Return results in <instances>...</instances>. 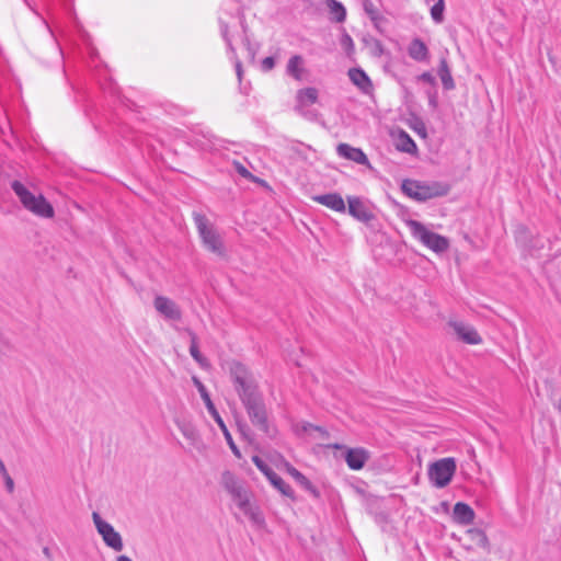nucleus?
Listing matches in <instances>:
<instances>
[{
	"mask_svg": "<svg viewBox=\"0 0 561 561\" xmlns=\"http://www.w3.org/2000/svg\"><path fill=\"white\" fill-rule=\"evenodd\" d=\"M229 376L242 404L263 396L252 371L242 363H230Z\"/></svg>",
	"mask_w": 561,
	"mask_h": 561,
	"instance_id": "nucleus-1",
	"label": "nucleus"
},
{
	"mask_svg": "<svg viewBox=\"0 0 561 561\" xmlns=\"http://www.w3.org/2000/svg\"><path fill=\"white\" fill-rule=\"evenodd\" d=\"M11 188L25 209L42 218L54 217V207L42 194L34 195L23 183L16 180L11 182Z\"/></svg>",
	"mask_w": 561,
	"mask_h": 561,
	"instance_id": "nucleus-2",
	"label": "nucleus"
},
{
	"mask_svg": "<svg viewBox=\"0 0 561 561\" xmlns=\"http://www.w3.org/2000/svg\"><path fill=\"white\" fill-rule=\"evenodd\" d=\"M193 219L204 247L218 256H225L224 242L208 218L204 214L195 211L193 213Z\"/></svg>",
	"mask_w": 561,
	"mask_h": 561,
	"instance_id": "nucleus-3",
	"label": "nucleus"
},
{
	"mask_svg": "<svg viewBox=\"0 0 561 561\" xmlns=\"http://www.w3.org/2000/svg\"><path fill=\"white\" fill-rule=\"evenodd\" d=\"M250 422L268 437H275L277 431L268 420L267 409L263 396L243 403Z\"/></svg>",
	"mask_w": 561,
	"mask_h": 561,
	"instance_id": "nucleus-4",
	"label": "nucleus"
},
{
	"mask_svg": "<svg viewBox=\"0 0 561 561\" xmlns=\"http://www.w3.org/2000/svg\"><path fill=\"white\" fill-rule=\"evenodd\" d=\"M407 225L412 236L432 251L442 253L449 248V240L446 237L428 230L422 222L410 219Z\"/></svg>",
	"mask_w": 561,
	"mask_h": 561,
	"instance_id": "nucleus-5",
	"label": "nucleus"
},
{
	"mask_svg": "<svg viewBox=\"0 0 561 561\" xmlns=\"http://www.w3.org/2000/svg\"><path fill=\"white\" fill-rule=\"evenodd\" d=\"M401 188L407 196L417 202H425L447 194V190L443 188L439 183L426 184L415 180H404Z\"/></svg>",
	"mask_w": 561,
	"mask_h": 561,
	"instance_id": "nucleus-6",
	"label": "nucleus"
},
{
	"mask_svg": "<svg viewBox=\"0 0 561 561\" xmlns=\"http://www.w3.org/2000/svg\"><path fill=\"white\" fill-rule=\"evenodd\" d=\"M456 469V460L451 457H446L431 463L428 466L427 476L434 486L442 489L449 484Z\"/></svg>",
	"mask_w": 561,
	"mask_h": 561,
	"instance_id": "nucleus-7",
	"label": "nucleus"
},
{
	"mask_svg": "<svg viewBox=\"0 0 561 561\" xmlns=\"http://www.w3.org/2000/svg\"><path fill=\"white\" fill-rule=\"evenodd\" d=\"M194 382L197 387V390L201 394V398L203 399L205 405H206V409L208 411V413L211 415V417L214 419V421L218 424L219 428L221 430L224 436H225V439L229 446V448L231 449L232 454L240 458L241 457V453H240V449L238 448V446L236 445V443L233 442V438L227 427V425L225 424L222 417L220 416L219 412L217 411L214 402L211 401L210 399V396L206 389V387L197 379V378H194Z\"/></svg>",
	"mask_w": 561,
	"mask_h": 561,
	"instance_id": "nucleus-8",
	"label": "nucleus"
},
{
	"mask_svg": "<svg viewBox=\"0 0 561 561\" xmlns=\"http://www.w3.org/2000/svg\"><path fill=\"white\" fill-rule=\"evenodd\" d=\"M252 461L278 492L293 501L296 500L293 488L286 483L260 456H253Z\"/></svg>",
	"mask_w": 561,
	"mask_h": 561,
	"instance_id": "nucleus-9",
	"label": "nucleus"
},
{
	"mask_svg": "<svg viewBox=\"0 0 561 561\" xmlns=\"http://www.w3.org/2000/svg\"><path fill=\"white\" fill-rule=\"evenodd\" d=\"M93 523L98 533L102 536L103 541L110 548L115 551H122L124 548L122 536L118 531L114 529V527L102 519L99 513H92Z\"/></svg>",
	"mask_w": 561,
	"mask_h": 561,
	"instance_id": "nucleus-10",
	"label": "nucleus"
},
{
	"mask_svg": "<svg viewBox=\"0 0 561 561\" xmlns=\"http://www.w3.org/2000/svg\"><path fill=\"white\" fill-rule=\"evenodd\" d=\"M331 449H344V460L352 470H360L370 458V453L363 447L347 448L344 445L334 443L327 445Z\"/></svg>",
	"mask_w": 561,
	"mask_h": 561,
	"instance_id": "nucleus-11",
	"label": "nucleus"
},
{
	"mask_svg": "<svg viewBox=\"0 0 561 561\" xmlns=\"http://www.w3.org/2000/svg\"><path fill=\"white\" fill-rule=\"evenodd\" d=\"M448 325L454 330L457 339L461 342L470 345L482 343V337L472 325L456 320H450Z\"/></svg>",
	"mask_w": 561,
	"mask_h": 561,
	"instance_id": "nucleus-12",
	"label": "nucleus"
},
{
	"mask_svg": "<svg viewBox=\"0 0 561 561\" xmlns=\"http://www.w3.org/2000/svg\"><path fill=\"white\" fill-rule=\"evenodd\" d=\"M153 306L168 320L180 321L182 319L181 308L175 301L165 296H156Z\"/></svg>",
	"mask_w": 561,
	"mask_h": 561,
	"instance_id": "nucleus-13",
	"label": "nucleus"
},
{
	"mask_svg": "<svg viewBox=\"0 0 561 561\" xmlns=\"http://www.w3.org/2000/svg\"><path fill=\"white\" fill-rule=\"evenodd\" d=\"M465 539L468 541V545L463 546L467 550H474L480 548L486 552H490L491 546L484 530L480 528H470L465 533Z\"/></svg>",
	"mask_w": 561,
	"mask_h": 561,
	"instance_id": "nucleus-14",
	"label": "nucleus"
},
{
	"mask_svg": "<svg viewBox=\"0 0 561 561\" xmlns=\"http://www.w3.org/2000/svg\"><path fill=\"white\" fill-rule=\"evenodd\" d=\"M347 203L348 214L358 221L368 224L375 218L374 214L364 205L359 197L347 196Z\"/></svg>",
	"mask_w": 561,
	"mask_h": 561,
	"instance_id": "nucleus-15",
	"label": "nucleus"
},
{
	"mask_svg": "<svg viewBox=\"0 0 561 561\" xmlns=\"http://www.w3.org/2000/svg\"><path fill=\"white\" fill-rule=\"evenodd\" d=\"M336 152L344 159L354 161L358 164L369 165V160L360 148L352 147L348 144H340L336 147Z\"/></svg>",
	"mask_w": 561,
	"mask_h": 561,
	"instance_id": "nucleus-16",
	"label": "nucleus"
},
{
	"mask_svg": "<svg viewBox=\"0 0 561 561\" xmlns=\"http://www.w3.org/2000/svg\"><path fill=\"white\" fill-rule=\"evenodd\" d=\"M312 201L335 211L344 213L346 209L344 199L339 193L314 195Z\"/></svg>",
	"mask_w": 561,
	"mask_h": 561,
	"instance_id": "nucleus-17",
	"label": "nucleus"
},
{
	"mask_svg": "<svg viewBox=\"0 0 561 561\" xmlns=\"http://www.w3.org/2000/svg\"><path fill=\"white\" fill-rule=\"evenodd\" d=\"M351 82L356 85L363 93L373 91V82L362 68H351L347 72Z\"/></svg>",
	"mask_w": 561,
	"mask_h": 561,
	"instance_id": "nucleus-18",
	"label": "nucleus"
},
{
	"mask_svg": "<svg viewBox=\"0 0 561 561\" xmlns=\"http://www.w3.org/2000/svg\"><path fill=\"white\" fill-rule=\"evenodd\" d=\"M297 105L295 110L304 116L308 115V112L304 111V106L308 104H314L318 101V90L316 88H304L297 92Z\"/></svg>",
	"mask_w": 561,
	"mask_h": 561,
	"instance_id": "nucleus-19",
	"label": "nucleus"
},
{
	"mask_svg": "<svg viewBox=\"0 0 561 561\" xmlns=\"http://www.w3.org/2000/svg\"><path fill=\"white\" fill-rule=\"evenodd\" d=\"M476 517L473 508L463 502H457L453 510V519L460 525L472 524Z\"/></svg>",
	"mask_w": 561,
	"mask_h": 561,
	"instance_id": "nucleus-20",
	"label": "nucleus"
},
{
	"mask_svg": "<svg viewBox=\"0 0 561 561\" xmlns=\"http://www.w3.org/2000/svg\"><path fill=\"white\" fill-rule=\"evenodd\" d=\"M287 472L295 479L297 483H299L306 491H308L313 497L319 499L320 492L319 490L311 483V481L302 474L299 470H297L291 465L287 463Z\"/></svg>",
	"mask_w": 561,
	"mask_h": 561,
	"instance_id": "nucleus-21",
	"label": "nucleus"
},
{
	"mask_svg": "<svg viewBox=\"0 0 561 561\" xmlns=\"http://www.w3.org/2000/svg\"><path fill=\"white\" fill-rule=\"evenodd\" d=\"M409 56L415 61H426L430 56V51L425 43L420 38H414L408 47Z\"/></svg>",
	"mask_w": 561,
	"mask_h": 561,
	"instance_id": "nucleus-22",
	"label": "nucleus"
},
{
	"mask_svg": "<svg viewBox=\"0 0 561 561\" xmlns=\"http://www.w3.org/2000/svg\"><path fill=\"white\" fill-rule=\"evenodd\" d=\"M184 331L188 334L190 339H191V345H190V354L191 356L193 357V359L202 367V368H207L209 367V362L208 359L199 352V348H198V340H197V335L195 334L194 331H192L191 329H184Z\"/></svg>",
	"mask_w": 561,
	"mask_h": 561,
	"instance_id": "nucleus-23",
	"label": "nucleus"
},
{
	"mask_svg": "<svg viewBox=\"0 0 561 561\" xmlns=\"http://www.w3.org/2000/svg\"><path fill=\"white\" fill-rule=\"evenodd\" d=\"M437 75L440 78L444 90L451 91L455 89L456 84L451 76V70L445 57L439 59Z\"/></svg>",
	"mask_w": 561,
	"mask_h": 561,
	"instance_id": "nucleus-24",
	"label": "nucleus"
},
{
	"mask_svg": "<svg viewBox=\"0 0 561 561\" xmlns=\"http://www.w3.org/2000/svg\"><path fill=\"white\" fill-rule=\"evenodd\" d=\"M304 58L300 55H294L289 58L286 67L287 75L294 79L301 81L304 72L306 71L302 67Z\"/></svg>",
	"mask_w": 561,
	"mask_h": 561,
	"instance_id": "nucleus-25",
	"label": "nucleus"
},
{
	"mask_svg": "<svg viewBox=\"0 0 561 561\" xmlns=\"http://www.w3.org/2000/svg\"><path fill=\"white\" fill-rule=\"evenodd\" d=\"M397 149L413 154L417 151V146L407 131L400 130L397 138Z\"/></svg>",
	"mask_w": 561,
	"mask_h": 561,
	"instance_id": "nucleus-26",
	"label": "nucleus"
},
{
	"mask_svg": "<svg viewBox=\"0 0 561 561\" xmlns=\"http://www.w3.org/2000/svg\"><path fill=\"white\" fill-rule=\"evenodd\" d=\"M240 510L250 518L253 524L257 526H263L265 524V518L261 510L257 506L252 505L250 502L247 504V506H243Z\"/></svg>",
	"mask_w": 561,
	"mask_h": 561,
	"instance_id": "nucleus-27",
	"label": "nucleus"
},
{
	"mask_svg": "<svg viewBox=\"0 0 561 561\" xmlns=\"http://www.w3.org/2000/svg\"><path fill=\"white\" fill-rule=\"evenodd\" d=\"M221 484L228 493L236 491V489L242 485L237 479V477L229 470L222 472Z\"/></svg>",
	"mask_w": 561,
	"mask_h": 561,
	"instance_id": "nucleus-28",
	"label": "nucleus"
},
{
	"mask_svg": "<svg viewBox=\"0 0 561 561\" xmlns=\"http://www.w3.org/2000/svg\"><path fill=\"white\" fill-rule=\"evenodd\" d=\"M229 494L231 495L232 500L237 503L239 508L247 506V504L250 502L248 491L244 489L243 485L236 489V491H232Z\"/></svg>",
	"mask_w": 561,
	"mask_h": 561,
	"instance_id": "nucleus-29",
	"label": "nucleus"
},
{
	"mask_svg": "<svg viewBox=\"0 0 561 561\" xmlns=\"http://www.w3.org/2000/svg\"><path fill=\"white\" fill-rule=\"evenodd\" d=\"M329 7L331 10V13L334 14L336 22L341 23V22L345 21L346 10L341 2H339L336 0H329Z\"/></svg>",
	"mask_w": 561,
	"mask_h": 561,
	"instance_id": "nucleus-30",
	"label": "nucleus"
},
{
	"mask_svg": "<svg viewBox=\"0 0 561 561\" xmlns=\"http://www.w3.org/2000/svg\"><path fill=\"white\" fill-rule=\"evenodd\" d=\"M444 0H437L435 4L431 8V16L435 23H442L444 21Z\"/></svg>",
	"mask_w": 561,
	"mask_h": 561,
	"instance_id": "nucleus-31",
	"label": "nucleus"
},
{
	"mask_svg": "<svg viewBox=\"0 0 561 561\" xmlns=\"http://www.w3.org/2000/svg\"><path fill=\"white\" fill-rule=\"evenodd\" d=\"M179 427L183 436L188 440L194 443L198 438V433L193 425L183 423Z\"/></svg>",
	"mask_w": 561,
	"mask_h": 561,
	"instance_id": "nucleus-32",
	"label": "nucleus"
},
{
	"mask_svg": "<svg viewBox=\"0 0 561 561\" xmlns=\"http://www.w3.org/2000/svg\"><path fill=\"white\" fill-rule=\"evenodd\" d=\"M364 11L370 16L371 20H377L378 11L370 0H364L363 2Z\"/></svg>",
	"mask_w": 561,
	"mask_h": 561,
	"instance_id": "nucleus-33",
	"label": "nucleus"
},
{
	"mask_svg": "<svg viewBox=\"0 0 561 561\" xmlns=\"http://www.w3.org/2000/svg\"><path fill=\"white\" fill-rule=\"evenodd\" d=\"M340 43L347 53H351L354 49V42L346 32L342 34Z\"/></svg>",
	"mask_w": 561,
	"mask_h": 561,
	"instance_id": "nucleus-34",
	"label": "nucleus"
},
{
	"mask_svg": "<svg viewBox=\"0 0 561 561\" xmlns=\"http://www.w3.org/2000/svg\"><path fill=\"white\" fill-rule=\"evenodd\" d=\"M428 99V105L432 110H436L438 107V94L437 90H428L426 92Z\"/></svg>",
	"mask_w": 561,
	"mask_h": 561,
	"instance_id": "nucleus-35",
	"label": "nucleus"
},
{
	"mask_svg": "<svg viewBox=\"0 0 561 561\" xmlns=\"http://www.w3.org/2000/svg\"><path fill=\"white\" fill-rule=\"evenodd\" d=\"M417 80L428 83L434 88L436 87V79L430 71H425V72L421 73L417 77Z\"/></svg>",
	"mask_w": 561,
	"mask_h": 561,
	"instance_id": "nucleus-36",
	"label": "nucleus"
},
{
	"mask_svg": "<svg viewBox=\"0 0 561 561\" xmlns=\"http://www.w3.org/2000/svg\"><path fill=\"white\" fill-rule=\"evenodd\" d=\"M275 67V59L274 57H265L262 61H261V69L263 71H270L272 70L273 68Z\"/></svg>",
	"mask_w": 561,
	"mask_h": 561,
	"instance_id": "nucleus-37",
	"label": "nucleus"
},
{
	"mask_svg": "<svg viewBox=\"0 0 561 561\" xmlns=\"http://www.w3.org/2000/svg\"><path fill=\"white\" fill-rule=\"evenodd\" d=\"M3 478L5 480V486H7L8 491L12 492L14 489V482H13L12 478L9 476V473L3 474Z\"/></svg>",
	"mask_w": 561,
	"mask_h": 561,
	"instance_id": "nucleus-38",
	"label": "nucleus"
},
{
	"mask_svg": "<svg viewBox=\"0 0 561 561\" xmlns=\"http://www.w3.org/2000/svg\"><path fill=\"white\" fill-rule=\"evenodd\" d=\"M237 171L240 175H242L243 178H250L252 176L251 173L247 170V168H244L243 165L239 164L238 168H237Z\"/></svg>",
	"mask_w": 561,
	"mask_h": 561,
	"instance_id": "nucleus-39",
	"label": "nucleus"
},
{
	"mask_svg": "<svg viewBox=\"0 0 561 561\" xmlns=\"http://www.w3.org/2000/svg\"><path fill=\"white\" fill-rule=\"evenodd\" d=\"M236 72H237L239 81H241L243 70H242V65L240 61L236 62Z\"/></svg>",
	"mask_w": 561,
	"mask_h": 561,
	"instance_id": "nucleus-40",
	"label": "nucleus"
},
{
	"mask_svg": "<svg viewBox=\"0 0 561 561\" xmlns=\"http://www.w3.org/2000/svg\"><path fill=\"white\" fill-rule=\"evenodd\" d=\"M0 472H1L2 476L8 473L5 465H4V462L1 459H0Z\"/></svg>",
	"mask_w": 561,
	"mask_h": 561,
	"instance_id": "nucleus-41",
	"label": "nucleus"
},
{
	"mask_svg": "<svg viewBox=\"0 0 561 561\" xmlns=\"http://www.w3.org/2000/svg\"><path fill=\"white\" fill-rule=\"evenodd\" d=\"M239 428H240V432H241L243 435H245V431H249V427H248V425H245V424H243V425L239 424Z\"/></svg>",
	"mask_w": 561,
	"mask_h": 561,
	"instance_id": "nucleus-42",
	"label": "nucleus"
},
{
	"mask_svg": "<svg viewBox=\"0 0 561 561\" xmlns=\"http://www.w3.org/2000/svg\"><path fill=\"white\" fill-rule=\"evenodd\" d=\"M117 561H133V560L129 557H127V556H119L117 558Z\"/></svg>",
	"mask_w": 561,
	"mask_h": 561,
	"instance_id": "nucleus-43",
	"label": "nucleus"
},
{
	"mask_svg": "<svg viewBox=\"0 0 561 561\" xmlns=\"http://www.w3.org/2000/svg\"><path fill=\"white\" fill-rule=\"evenodd\" d=\"M314 430L319 431V432H323V428L320 427V426H314Z\"/></svg>",
	"mask_w": 561,
	"mask_h": 561,
	"instance_id": "nucleus-44",
	"label": "nucleus"
},
{
	"mask_svg": "<svg viewBox=\"0 0 561 561\" xmlns=\"http://www.w3.org/2000/svg\"><path fill=\"white\" fill-rule=\"evenodd\" d=\"M44 553L48 554V548H44Z\"/></svg>",
	"mask_w": 561,
	"mask_h": 561,
	"instance_id": "nucleus-45",
	"label": "nucleus"
}]
</instances>
